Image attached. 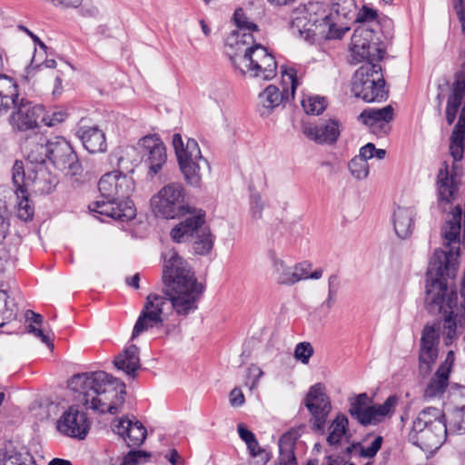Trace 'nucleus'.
<instances>
[{"label": "nucleus", "instance_id": "1", "mask_svg": "<svg viewBox=\"0 0 465 465\" xmlns=\"http://www.w3.org/2000/svg\"><path fill=\"white\" fill-rule=\"evenodd\" d=\"M163 293H150L134 324L132 339L149 329L163 325L165 311L187 316L198 308L204 287L198 282L194 272L186 260L174 250L163 253Z\"/></svg>", "mask_w": 465, "mask_h": 465}, {"label": "nucleus", "instance_id": "2", "mask_svg": "<svg viewBox=\"0 0 465 465\" xmlns=\"http://www.w3.org/2000/svg\"><path fill=\"white\" fill-rule=\"evenodd\" d=\"M67 386L75 401L100 413H117L126 394L125 384L103 371L74 374Z\"/></svg>", "mask_w": 465, "mask_h": 465}, {"label": "nucleus", "instance_id": "3", "mask_svg": "<svg viewBox=\"0 0 465 465\" xmlns=\"http://www.w3.org/2000/svg\"><path fill=\"white\" fill-rule=\"evenodd\" d=\"M449 433H465V405L453 408L447 419L440 409H423L412 422L409 440L420 449L431 451L442 445Z\"/></svg>", "mask_w": 465, "mask_h": 465}, {"label": "nucleus", "instance_id": "4", "mask_svg": "<svg viewBox=\"0 0 465 465\" xmlns=\"http://www.w3.org/2000/svg\"><path fill=\"white\" fill-rule=\"evenodd\" d=\"M100 200L89 204L92 213L116 221H130L136 209L130 196L134 190L133 179L119 171L104 174L98 183Z\"/></svg>", "mask_w": 465, "mask_h": 465}, {"label": "nucleus", "instance_id": "5", "mask_svg": "<svg viewBox=\"0 0 465 465\" xmlns=\"http://www.w3.org/2000/svg\"><path fill=\"white\" fill-rule=\"evenodd\" d=\"M328 10L319 2L305 5L307 31L325 39H341L351 30L356 15L355 0H329Z\"/></svg>", "mask_w": 465, "mask_h": 465}, {"label": "nucleus", "instance_id": "6", "mask_svg": "<svg viewBox=\"0 0 465 465\" xmlns=\"http://www.w3.org/2000/svg\"><path fill=\"white\" fill-rule=\"evenodd\" d=\"M227 37L226 54L233 67L242 74L254 78L271 80L276 76L277 63L274 56L261 44H254L252 35L244 34Z\"/></svg>", "mask_w": 465, "mask_h": 465}, {"label": "nucleus", "instance_id": "7", "mask_svg": "<svg viewBox=\"0 0 465 465\" xmlns=\"http://www.w3.org/2000/svg\"><path fill=\"white\" fill-rule=\"evenodd\" d=\"M9 115V123L17 131H27L38 126V122L44 114V106L34 104L25 98H19L18 85L16 82L0 74V117Z\"/></svg>", "mask_w": 465, "mask_h": 465}, {"label": "nucleus", "instance_id": "8", "mask_svg": "<svg viewBox=\"0 0 465 465\" xmlns=\"http://www.w3.org/2000/svg\"><path fill=\"white\" fill-rule=\"evenodd\" d=\"M460 111L459 120L450 137V153L454 162L463 158L465 150V63L455 73L446 106V120L451 124Z\"/></svg>", "mask_w": 465, "mask_h": 465}, {"label": "nucleus", "instance_id": "9", "mask_svg": "<svg viewBox=\"0 0 465 465\" xmlns=\"http://www.w3.org/2000/svg\"><path fill=\"white\" fill-rule=\"evenodd\" d=\"M351 92L366 103L381 102L388 96L381 66L376 62H365L355 72Z\"/></svg>", "mask_w": 465, "mask_h": 465}, {"label": "nucleus", "instance_id": "10", "mask_svg": "<svg viewBox=\"0 0 465 465\" xmlns=\"http://www.w3.org/2000/svg\"><path fill=\"white\" fill-rule=\"evenodd\" d=\"M397 401L396 396H390L382 404L371 405V399L363 392L350 398L348 412L361 426H375L392 415Z\"/></svg>", "mask_w": 465, "mask_h": 465}, {"label": "nucleus", "instance_id": "11", "mask_svg": "<svg viewBox=\"0 0 465 465\" xmlns=\"http://www.w3.org/2000/svg\"><path fill=\"white\" fill-rule=\"evenodd\" d=\"M12 181L15 188L31 187L32 190L40 194L50 193L58 183L57 178L45 165L39 167H27L25 173L24 163L15 161L12 168Z\"/></svg>", "mask_w": 465, "mask_h": 465}, {"label": "nucleus", "instance_id": "12", "mask_svg": "<svg viewBox=\"0 0 465 465\" xmlns=\"http://www.w3.org/2000/svg\"><path fill=\"white\" fill-rule=\"evenodd\" d=\"M173 146L178 160L179 167L186 182L197 186L201 182L200 163H205L198 143L189 138L184 145L180 134L173 136Z\"/></svg>", "mask_w": 465, "mask_h": 465}, {"label": "nucleus", "instance_id": "13", "mask_svg": "<svg viewBox=\"0 0 465 465\" xmlns=\"http://www.w3.org/2000/svg\"><path fill=\"white\" fill-rule=\"evenodd\" d=\"M155 213L165 219L182 218L189 211L185 192L181 183H172L163 187L152 200Z\"/></svg>", "mask_w": 465, "mask_h": 465}, {"label": "nucleus", "instance_id": "14", "mask_svg": "<svg viewBox=\"0 0 465 465\" xmlns=\"http://www.w3.org/2000/svg\"><path fill=\"white\" fill-rule=\"evenodd\" d=\"M48 160L65 175L74 177L83 173V167L73 146L62 136L50 139Z\"/></svg>", "mask_w": 465, "mask_h": 465}, {"label": "nucleus", "instance_id": "15", "mask_svg": "<svg viewBox=\"0 0 465 465\" xmlns=\"http://www.w3.org/2000/svg\"><path fill=\"white\" fill-rule=\"evenodd\" d=\"M304 405L312 415L310 421L312 429L323 434L331 404L325 392V387L322 383H316L310 388L304 399Z\"/></svg>", "mask_w": 465, "mask_h": 465}, {"label": "nucleus", "instance_id": "16", "mask_svg": "<svg viewBox=\"0 0 465 465\" xmlns=\"http://www.w3.org/2000/svg\"><path fill=\"white\" fill-rule=\"evenodd\" d=\"M282 81L290 82L291 93L284 90L281 91L277 86L270 84L259 94L260 114L262 115H269L276 107L288 101L290 97L293 98L299 84L296 71L293 68L282 71Z\"/></svg>", "mask_w": 465, "mask_h": 465}, {"label": "nucleus", "instance_id": "17", "mask_svg": "<svg viewBox=\"0 0 465 465\" xmlns=\"http://www.w3.org/2000/svg\"><path fill=\"white\" fill-rule=\"evenodd\" d=\"M375 29L368 25H359L353 32L351 41V49L355 56L366 62L379 63L382 59L384 50L379 48L374 43Z\"/></svg>", "mask_w": 465, "mask_h": 465}, {"label": "nucleus", "instance_id": "18", "mask_svg": "<svg viewBox=\"0 0 465 465\" xmlns=\"http://www.w3.org/2000/svg\"><path fill=\"white\" fill-rule=\"evenodd\" d=\"M440 323L427 324L421 331L419 369L427 374L431 371L439 354Z\"/></svg>", "mask_w": 465, "mask_h": 465}, {"label": "nucleus", "instance_id": "19", "mask_svg": "<svg viewBox=\"0 0 465 465\" xmlns=\"http://www.w3.org/2000/svg\"><path fill=\"white\" fill-rule=\"evenodd\" d=\"M57 430L67 437L84 440L90 430L86 414L76 406H70L56 421Z\"/></svg>", "mask_w": 465, "mask_h": 465}, {"label": "nucleus", "instance_id": "20", "mask_svg": "<svg viewBox=\"0 0 465 465\" xmlns=\"http://www.w3.org/2000/svg\"><path fill=\"white\" fill-rule=\"evenodd\" d=\"M183 217L171 231V237L176 242H186L208 228L203 210L189 207Z\"/></svg>", "mask_w": 465, "mask_h": 465}, {"label": "nucleus", "instance_id": "21", "mask_svg": "<svg viewBox=\"0 0 465 465\" xmlns=\"http://www.w3.org/2000/svg\"><path fill=\"white\" fill-rule=\"evenodd\" d=\"M394 110L391 105L382 108H367L358 116V120L368 126L370 131L377 136H383L390 130L389 124L393 120Z\"/></svg>", "mask_w": 465, "mask_h": 465}, {"label": "nucleus", "instance_id": "22", "mask_svg": "<svg viewBox=\"0 0 465 465\" xmlns=\"http://www.w3.org/2000/svg\"><path fill=\"white\" fill-rule=\"evenodd\" d=\"M456 164L450 169L447 162H443L437 176V191L440 204L450 203L456 199L460 181L456 173Z\"/></svg>", "mask_w": 465, "mask_h": 465}, {"label": "nucleus", "instance_id": "23", "mask_svg": "<svg viewBox=\"0 0 465 465\" xmlns=\"http://www.w3.org/2000/svg\"><path fill=\"white\" fill-rule=\"evenodd\" d=\"M113 431L123 437L129 447H137L146 439L147 431L144 426L135 418L123 417L113 422Z\"/></svg>", "mask_w": 465, "mask_h": 465}, {"label": "nucleus", "instance_id": "24", "mask_svg": "<svg viewBox=\"0 0 465 465\" xmlns=\"http://www.w3.org/2000/svg\"><path fill=\"white\" fill-rule=\"evenodd\" d=\"M338 120L330 119L320 124H306L302 126L304 135L317 143H334L341 134Z\"/></svg>", "mask_w": 465, "mask_h": 465}, {"label": "nucleus", "instance_id": "25", "mask_svg": "<svg viewBox=\"0 0 465 465\" xmlns=\"http://www.w3.org/2000/svg\"><path fill=\"white\" fill-rule=\"evenodd\" d=\"M50 139L44 135H35L25 142L24 152L28 162L27 167H39L45 165L49 159Z\"/></svg>", "mask_w": 465, "mask_h": 465}, {"label": "nucleus", "instance_id": "26", "mask_svg": "<svg viewBox=\"0 0 465 465\" xmlns=\"http://www.w3.org/2000/svg\"><path fill=\"white\" fill-rule=\"evenodd\" d=\"M76 135L81 140L83 146L90 153L106 151L105 134L97 126H80L76 131Z\"/></svg>", "mask_w": 465, "mask_h": 465}, {"label": "nucleus", "instance_id": "27", "mask_svg": "<svg viewBox=\"0 0 465 465\" xmlns=\"http://www.w3.org/2000/svg\"><path fill=\"white\" fill-rule=\"evenodd\" d=\"M240 439L245 442L247 450L252 460V465H266L270 460L269 453L262 448L254 435L243 423L237 425Z\"/></svg>", "mask_w": 465, "mask_h": 465}, {"label": "nucleus", "instance_id": "28", "mask_svg": "<svg viewBox=\"0 0 465 465\" xmlns=\"http://www.w3.org/2000/svg\"><path fill=\"white\" fill-rule=\"evenodd\" d=\"M114 364L117 370L123 371L131 378H134L136 371L141 368L139 348L134 344L128 346L115 357Z\"/></svg>", "mask_w": 465, "mask_h": 465}, {"label": "nucleus", "instance_id": "29", "mask_svg": "<svg viewBox=\"0 0 465 465\" xmlns=\"http://www.w3.org/2000/svg\"><path fill=\"white\" fill-rule=\"evenodd\" d=\"M414 216L415 212L412 208L398 207L394 211V230L400 238L405 239L411 234Z\"/></svg>", "mask_w": 465, "mask_h": 465}, {"label": "nucleus", "instance_id": "30", "mask_svg": "<svg viewBox=\"0 0 465 465\" xmlns=\"http://www.w3.org/2000/svg\"><path fill=\"white\" fill-rule=\"evenodd\" d=\"M272 266V273L277 283L281 285H292L293 267H290L277 256L274 251L268 252Z\"/></svg>", "mask_w": 465, "mask_h": 465}, {"label": "nucleus", "instance_id": "31", "mask_svg": "<svg viewBox=\"0 0 465 465\" xmlns=\"http://www.w3.org/2000/svg\"><path fill=\"white\" fill-rule=\"evenodd\" d=\"M449 379L450 376L437 371L427 383L423 398L426 401L440 400L448 388Z\"/></svg>", "mask_w": 465, "mask_h": 465}, {"label": "nucleus", "instance_id": "32", "mask_svg": "<svg viewBox=\"0 0 465 465\" xmlns=\"http://www.w3.org/2000/svg\"><path fill=\"white\" fill-rule=\"evenodd\" d=\"M349 430V420L344 414H338L329 426V435L327 442L331 446L338 445L341 442Z\"/></svg>", "mask_w": 465, "mask_h": 465}, {"label": "nucleus", "instance_id": "33", "mask_svg": "<svg viewBox=\"0 0 465 465\" xmlns=\"http://www.w3.org/2000/svg\"><path fill=\"white\" fill-rule=\"evenodd\" d=\"M383 439L381 436H377L368 447H363L361 443H353L348 446L345 452L348 455H360L364 458H373L380 450Z\"/></svg>", "mask_w": 465, "mask_h": 465}, {"label": "nucleus", "instance_id": "34", "mask_svg": "<svg viewBox=\"0 0 465 465\" xmlns=\"http://www.w3.org/2000/svg\"><path fill=\"white\" fill-rule=\"evenodd\" d=\"M15 193L19 202L17 203V216L25 222L31 221L34 216V207L30 204L27 190L25 188H15Z\"/></svg>", "mask_w": 465, "mask_h": 465}, {"label": "nucleus", "instance_id": "35", "mask_svg": "<svg viewBox=\"0 0 465 465\" xmlns=\"http://www.w3.org/2000/svg\"><path fill=\"white\" fill-rule=\"evenodd\" d=\"M233 19L237 25V30L232 31V34L228 37H232L233 35H240V40H242V36L244 34H251L252 32L258 30L257 25L252 22L248 21L247 16L245 15L244 11L242 8H237L233 14Z\"/></svg>", "mask_w": 465, "mask_h": 465}, {"label": "nucleus", "instance_id": "36", "mask_svg": "<svg viewBox=\"0 0 465 465\" xmlns=\"http://www.w3.org/2000/svg\"><path fill=\"white\" fill-rule=\"evenodd\" d=\"M26 322H31L27 326L28 332L34 334L35 337L39 338L44 343H45L48 347L53 348V343L49 341L47 335H45L42 329H38L34 326L32 323L42 325L43 323V316L39 313H36L31 310H27L25 312Z\"/></svg>", "mask_w": 465, "mask_h": 465}, {"label": "nucleus", "instance_id": "37", "mask_svg": "<svg viewBox=\"0 0 465 465\" xmlns=\"http://www.w3.org/2000/svg\"><path fill=\"white\" fill-rule=\"evenodd\" d=\"M167 160L166 148L157 149L144 158V163L149 166L148 175L153 177L165 164Z\"/></svg>", "mask_w": 465, "mask_h": 465}, {"label": "nucleus", "instance_id": "38", "mask_svg": "<svg viewBox=\"0 0 465 465\" xmlns=\"http://www.w3.org/2000/svg\"><path fill=\"white\" fill-rule=\"evenodd\" d=\"M193 249L196 254L206 255L213 247V236L212 235L209 227L195 235Z\"/></svg>", "mask_w": 465, "mask_h": 465}, {"label": "nucleus", "instance_id": "39", "mask_svg": "<svg viewBox=\"0 0 465 465\" xmlns=\"http://www.w3.org/2000/svg\"><path fill=\"white\" fill-rule=\"evenodd\" d=\"M137 145L143 158H146L157 149L165 147L158 134H148L142 137L139 139Z\"/></svg>", "mask_w": 465, "mask_h": 465}, {"label": "nucleus", "instance_id": "40", "mask_svg": "<svg viewBox=\"0 0 465 465\" xmlns=\"http://www.w3.org/2000/svg\"><path fill=\"white\" fill-rule=\"evenodd\" d=\"M302 106L308 114L319 115L327 106V102L323 96L309 95L302 100Z\"/></svg>", "mask_w": 465, "mask_h": 465}, {"label": "nucleus", "instance_id": "41", "mask_svg": "<svg viewBox=\"0 0 465 465\" xmlns=\"http://www.w3.org/2000/svg\"><path fill=\"white\" fill-rule=\"evenodd\" d=\"M348 168L351 175L358 180H363L369 174L368 162H365V160L360 158L358 155L350 161Z\"/></svg>", "mask_w": 465, "mask_h": 465}, {"label": "nucleus", "instance_id": "42", "mask_svg": "<svg viewBox=\"0 0 465 465\" xmlns=\"http://www.w3.org/2000/svg\"><path fill=\"white\" fill-rule=\"evenodd\" d=\"M377 19L378 13L376 9H373L367 5H362V7L360 9L357 7L356 15L353 18L352 24L359 23L361 24V25H366V24L375 22L377 21Z\"/></svg>", "mask_w": 465, "mask_h": 465}, {"label": "nucleus", "instance_id": "43", "mask_svg": "<svg viewBox=\"0 0 465 465\" xmlns=\"http://www.w3.org/2000/svg\"><path fill=\"white\" fill-rule=\"evenodd\" d=\"M314 350L308 341H302L296 345L294 350V358L302 364L309 363L311 357L313 355Z\"/></svg>", "mask_w": 465, "mask_h": 465}, {"label": "nucleus", "instance_id": "44", "mask_svg": "<svg viewBox=\"0 0 465 465\" xmlns=\"http://www.w3.org/2000/svg\"><path fill=\"white\" fill-rule=\"evenodd\" d=\"M3 465H36L33 458L28 454L9 452L4 459Z\"/></svg>", "mask_w": 465, "mask_h": 465}, {"label": "nucleus", "instance_id": "45", "mask_svg": "<svg viewBox=\"0 0 465 465\" xmlns=\"http://www.w3.org/2000/svg\"><path fill=\"white\" fill-rule=\"evenodd\" d=\"M280 455L279 460L282 465H296V458L292 447L289 444H283V438L279 442Z\"/></svg>", "mask_w": 465, "mask_h": 465}, {"label": "nucleus", "instance_id": "46", "mask_svg": "<svg viewBox=\"0 0 465 465\" xmlns=\"http://www.w3.org/2000/svg\"><path fill=\"white\" fill-rule=\"evenodd\" d=\"M151 454L144 450H131L123 459L121 465H137L146 461Z\"/></svg>", "mask_w": 465, "mask_h": 465}, {"label": "nucleus", "instance_id": "47", "mask_svg": "<svg viewBox=\"0 0 465 465\" xmlns=\"http://www.w3.org/2000/svg\"><path fill=\"white\" fill-rule=\"evenodd\" d=\"M311 266V263H308L306 262L298 263L295 266H293L292 277H294V279L292 280V285L300 282L301 280L309 279V270Z\"/></svg>", "mask_w": 465, "mask_h": 465}, {"label": "nucleus", "instance_id": "48", "mask_svg": "<svg viewBox=\"0 0 465 465\" xmlns=\"http://www.w3.org/2000/svg\"><path fill=\"white\" fill-rule=\"evenodd\" d=\"M67 114L64 111H55L51 115H45L43 114L41 121L47 126H54L65 120Z\"/></svg>", "mask_w": 465, "mask_h": 465}, {"label": "nucleus", "instance_id": "49", "mask_svg": "<svg viewBox=\"0 0 465 465\" xmlns=\"http://www.w3.org/2000/svg\"><path fill=\"white\" fill-rule=\"evenodd\" d=\"M263 205L261 201V197L259 194H252L251 197V209L252 213V216L255 219H259L262 217Z\"/></svg>", "mask_w": 465, "mask_h": 465}, {"label": "nucleus", "instance_id": "50", "mask_svg": "<svg viewBox=\"0 0 465 465\" xmlns=\"http://www.w3.org/2000/svg\"><path fill=\"white\" fill-rule=\"evenodd\" d=\"M454 361H455L454 352L452 351H450L447 353L444 362L439 367V369L437 371H441L442 373L450 376Z\"/></svg>", "mask_w": 465, "mask_h": 465}, {"label": "nucleus", "instance_id": "51", "mask_svg": "<svg viewBox=\"0 0 465 465\" xmlns=\"http://www.w3.org/2000/svg\"><path fill=\"white\" fill-rule=\"evenodd\" d=\"M230 403L233 407L242 406L244 403V395L242 391L234 388L230 393Z\"/></svg>", "mask_w": 465, "mask_h": 465}, {"label": "nucleus", "instance_id": "52", "mask_svg": "<svg viewBox=\"0 0 465 465\" xmlns=\"http://www.w3.org/2000/svg\"><path fill=\"white\" fill-rule=\"evenodd\" d=\"M263 375V371L256 365H252L248 368V378H252L253 381L250 386L251 390L257 386L260 378Z\"/></svg>", "mask_w": 465, "mask_h": 465}, {"label": "nucleus", "instance_id": "53", "mask_svg": "<svg viewBox=\"0 0 465 465\" xmlns=\"http://www.w3.org/2000/svg\"><path fill=\"white\" fill-rule=\"evenodd\" d=\"M374 152H376L375 145L371 143H368L360 149L358 156L367 162L369 159L374 157Z\"/></svg>", "mask_w": 465, "mask_h": 465}, {"label": "nucleus", "instance_id": "54", "mask_svg": "<svg viewBox=\"0 0 465 465\" xmlns=\"http://www.w3.org/2000/svg\"><path fill=\"white\" fill-rule=\"evenodd\" d=\"M18 28L25 32V34H27L31 39L35 42V44L38 45L40 46V48H42L43 50H45L46 49V45L39 39V37L37 35H35L33 32H31L28 28H26L25 26L24 25H19Z\"/></svg>", "mask_w": 465, "mask_h": 465}, {"label": "nucleus", "instance_id": "55", "mask_svg": "<svg viewBox=\"0 0 465 465\" xmlns=\"http://www.w3.org/2000/svg\"><path fill=\"white\" fill-rule=\"evenodd\" d=\"M340 287V281L337 274H331L328 279V291L338 292Z\"/></svg>", "mask_w": 465, "mask_h": 465}, {"label": "nucleus", "instance_id": "56", "mask_svg": "<svg viewBox=\"0 0 465 465\" xmlns=\"http://www.w3.org/2000/svg\"><path fill=\"white\" fill-rule=\"evenodd\" d=\"M453 8L457 14L458 19L465 15V1L464 0H452Z\"/></svg>", "mask_w": 465, "mask_h": 465}, {"label": "nucleus", "instance_id": "57", "mask_svg": "<svg viewBox=\"0 0 465 465\" xmlns=\"http://www.w3.org/2000/svg\"><path fill=\"white\" fill-rule=\"evenodd\" d=\"M9 228V223L0 215V241L5 238Z\"/></svg>", "mask_w": 465, "mask_h": 465}, {"label": "nucleus", "instance_id": "58", "mask_svg": "<svg viewBox=\"0 0 465 465\" xmlns=\"http://www.w3.org/2000/svg\"><path fill=\"white\" fill-rule=\"evenodd\" d=\"M336 295H337V292H333V291L332 292L328 291V297H327L326 301L322 303V306H326L327 309H331L335 302Z\"/></svg>", "mask_w": 465, "mask_h": 465}, {"label": "nucleus", "instance_id": "59", "mask_svg": "<svg viewBox=\"0 0 465 465\" xmlns=\"http://www.w3.org/2000/svg\"><path fill=\"white\" fill-rule=\"evenodd\" d=\"M81 13L84 16H95L98 14V10L94 6L83 7Z\"/></svg>", "mask_w": 465, "mask_h": 465}, {"label": "nucleus", "instance_id": "60", "mask_svg": "<svg viewBox=\"0 0 465 465\" xmlns=\"http://www.w3.org/2000/svg\"><path fill=\"white\" fill-rule=\"evenodd\" d=\"M139 281H140V277H139L138 273L134 274V276H132L130 278H126V283L134 289L139 288Z\"/></svg>", "mask_w": 465, "mask_h": 465}, {"label": "nucleus", "instance_id": "61", "mask_svg": "<svg viewBox=\"0 0 465 465\" xmlns=\"http://www.w3.org/2000/svg\"><path fill=\"white\" fill-rule=\"evenodd\" d=\"M48 465H73V464L71 463V461H69L67 460L55 458V459L52 460Z\"/></svg>", "mask_w": 465, "mask_h": 465}, {"label": "nucleus", "instance_id": "62", "mask_svg": "<svg viewBox=\"0 0 465 465\" xmlns=\"http://www.w3.org/2000/svg\"><path fill=\"white\" fill-rule=\"evenodd\" d=\"M179 458V454H178V451L176 450H172L171 451V454H170V457H169V461L172 465H178L177 463V459Z\"/></svg>", "mask_w": 465, "mask_h": 465}, {"label": "nucleus", "instance_id": "63", "mask_svg": "<svg viewBox=\"0 0 465 465\" xmlns=\"http://www.w3.org/2000/svg\"><path fill=\"white\" fill-rule=\"evenodd\" d=\"M177 329V326L174 324H167L164 326V333L166 336L171 335Z\"/></svg>", "mask_w": 465, "mask_h": 465}, {"label": "nucleus", "instance_id": "64", "mask_svg": "<svg viewBox=\"0 0 465 465\" xmlns=\"http://www.w3.org/2000/svg\"><path fill=\"white\" fill-rule=\"evenodd\" d=\"M322 273H323L322 269H317L309 275V279L318 280L322 276Z\"/></svg>", "mask_w": 465, "mask_h": 465}]
</instances>
